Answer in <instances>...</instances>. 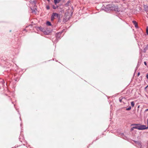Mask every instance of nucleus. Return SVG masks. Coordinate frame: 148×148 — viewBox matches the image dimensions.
<instances>
[{
    "label": "nucleus",
    "mask_w": 148,
    "mask_h": 148,
    "mask_svg": "<svg viewBox=\"0 0 148 148\" xmlns=\"http://www.w3.org/2000/svg\"><path fill=\"white\" fill-rule=\"evenodd\" d=\"M56 14H56H53L51 16V21H53V20L54 19V18H55V17L54 16V14Z\"/></svg>",
    "instance_id": "39448f33"
},
{
    "label": "nucleus",
    "mask_w": 148,
    "mask_h": 148,
    "mask_svg": "<svg viewBox=\"0 0 148 148\" xmlns=\"http://www.w3.org/2000/svg\"><path fill=\"white\" fill-rule=\"evenodd\" d=\"M139 126H136L135 127H133V128L136 129L138 130H139Z\"/></svg>",
    "instance_id": "1a4fd4ad"
},
{
    "label": "nucleus",
    "mask_w": 148,
    "mask_h": 148,
    "mask_svg": "<svg viewBox=\"0 0 148 148\" xmlns=\"http://www.w3.org/2000/svg\"><path fill=\"white\" fill-rule=\"evenodd\" d=\"M140 75V73H138V76Z\"/></svg>",
    "instance_id": "4be33fe9"
},
{
    "label": "nucleus",
    "mask_w": 148,
    "mask_h": 148,
    "mask_svg": "<svg viewBox=\"0 0 148 148\" xmlns=\"http://www.w3.org/2000/svg\"><path fill=\"white\" fill-rule=\"evenodd\" d=\"M70 1H68L65 4V5L66 6H67L70 5Z\"/></svg>",
    "instance_id": "423d86ee"
},
{
    "label": "nucleus",
    "mask_w": 148,
    "mask_h": 148,
    "mask_svg": "<svg viewBox=\"0 0 148 148\" xmlns=\"http://www.w3.org/2000/svg\"><path fill=\"white\" fill-rule=\"evenodd\" d=\"M131 105L132 107H134V103L133 101H132L131 103Z\"/></svg>",
    "instance_id": "6e6552de"
},
{
    "label": "nucleus",
    "mask_w": 148,
    "mask_h": 148,
    "mask_svg": "<svg viewBox=\"0 0 148 148\" xmlns=\"http://www.w3.org/2000/svg\"><path fill=\"white\" fill-rule=\"evenodd\" d=\"M144 8L145 9V10L147 12H148V6L147 5H145L144 6Z\"/></svg>",
    "instance_id": "20e7f679"
},
{
    "label": "nucleus",
    "mask_w": 148,
    "mask_h": 148,
    "mask_svg": "<svg viewBox=\"0 0 148 148\" xmlns=\"http://www.w3.org/2000/svg\"><path fill=\"white\" fill-rule=\"evenodd\" d=\"M48 1H49L50 0H47Z\"/></svg>",
    "instance_id": "a878e982"
},
{
    "label": "nucleus",
    "mask_w": 148,
    "mask_h": 148,
    "mask_svg": "<svg viewBox=\"0 0 148 148\" xmlns=\"http://www.w3.org/2000/svg\"><path fill=\"white\" fill-rule=\"evenodd\" d=\"M108 8H109L110 10L115 11H118V7L113 5H109L108 6Z\"/></svg>",
    "instance_id": "f257e3e1"
},
{
    "label": "nucleus",
    "mask_w": 148,
    "mask_h": 148,
    "mask_svg": "<svg viewBox=\"0 0 148 148\" xmlns=\"http://www.w3.org/2000/svg\"><path fill=\"white\" fill-rule=\"evenodd\" d=\"M147 127H146V125H141L139 126V130H143L145 129H147L148 128V119H147Z\"/></svg>",
    "instance_id": "f03ea898"
},
{
    "label": "nucleus",
    "mask_w": 148,
    "mask_h": 148,
    "mask_svg": "<svg viewBox=\"0 0 148 148\" xmlns=\"http://www.w3.org/2000/svg\"><path fill=\"white\" fill-rule=\"evenodd\" d=\"M54 2L55 4H56L59 2L58 0H54Z\"/></svg>",
    "instance_id": "9b49d317"
},
{
    "label": "nucleus",
    "mask_w": 148,
    "mask_h": 148,
    "mask_svg": "<svg viewBox=\"0 0 148 148\" xmlns=\"http://www.w3.org/2000/svg\"><path fill=\"white\" fill-rule=\"evenodd\" d=\"M46 8L47 10H49L50 9V7L49 5H47Z\"/></svg>",
    "instance_id": "f3484780"
},
{
    "label": "nucleus",
    "mask_w": 148,
    "mask_h": 148,
    "mask_svg": "<svg viewBox=\"0 0 148 148\" xmlns=\"http://www.w3.org/2000/svg\"><path fill=\"white\" fill-rule=\"evenodd\" d=\"M53 14H57V15H56V14H54V16L55 17H58V14H57L56 13H53Z\"/></svg>",
    "instance_id": "f8f14e48"
},
{
    "label": "nucleus",
    "mask_w": 148,
    "mask_h": 148,
    "mask_svg": "<svg viewBox=\"0 0 148 148\" xmlns=\"http://www.w3.org/2000/svg\"><path fill=\"white\" fill-rule=\"evenodd\" d=\"M131 109V106H130L128 108L126 109V110H130Z\"/></svg>",
    "instance_id": "ddd939ff"
},
{
    "label": "nucleus",
    "mask_w": 148,
    "mask_h": 148,
    "mask_svg": "<svg viewBox=\"0 0 148 148\" xmlns=\"http://www.w3.org/2000/svg\"><path fill=\"white\" fill-rule=\"evenodd\" d=\"M134 128H133V127L132 128H131V130H133V129Z\"/></svg>",
    "instance_id": "5701e85b"
},
{
    "label": "nucleus",
    "mask_w": 148,
    "mask_h": 148,
    "mask_svg": "<svg viewBox=\"0 0 148 148\" xmlns=\"http://www.w3.org/2000/svg\"><path fill=\"white\" fill-rule=\"evenodd\" d=\"M146 32L147 34V35H148V27H147Z\"/></svg>",
    "instance_id": "dca6fc26"
},
{
    "label": "nucleus",
    "mask_w": 148,
    "mask_h": 148,
    "mask_svg": "<svg viewBox=\"0 0 148 148\" xmlns=\"http://www.w3.org/2000/svg\"><path fill=\"white\" fill-rule=\"evenodd\" d=\"M138 145V146L140 147H141V143L140 142H137V143H136Z\"/></svg>",
    "instance_id": "9d476101"
},
{
    "label": "nucleus",
    "mask_w": 148,
    "mask_h": 148,
    "mask_svg": "<svg viewBox=\"0 0 148 148\" xmlns=\"http://www.w3.org/2000/svg\"><path fill=\"white\" fill-rule=\"evenodd\" d=\"M144 64H145V65H147V63H146V62H144Z\"/></svg>",
    "instance_id": "412c9836"
},
{
    "label": "nucleus",
    "mask_w": 148,
    "mask_h": 148,
    "mask_svg": "<svg viewBox=\"0 0 148 148\" xmlns=\"http://www.w3.org/2000/svg\"><path fill=\"white\" fill-rule=\"evenodd\" d=\"M146 111H148V109H147L146 110Z\"/></svg>",
    "instance_id": "393cba45"
},
{
    "label": "nucleus",
    "mask_w": 148,
    "mask_h": 148,
    "mask_svg": "<svg viewBox=\"0 0 148 148\" xmlns=\"http://www.w3.org/2000/svg\"><path fill=\"white\" fill-rule=\"evenodd\" d=\"M146 77L147 78V79H148V74H147L146 75Z\"/></svg>",
    "instance_id": "aec40b11"
},
{
    "label": "nucleus",
    "mask_w": 148,
    "mask_h": 148,
    "mask_svg": "<svg viewBox=\"0 0 148 148\" xmlns=\"http://www.w3.org/2000/svg\"><path fill=\"white\" fill-rule=\"evenodd\" d=\"M123 98L121 99V98H119V101L120 102H122V99Z\"/></svg>",
    "instance_id": "6ab92c4d"
},
{
    "label": "nucleus",
    "mask_w": 148,
    "mask_h": 148,
    "mask_svg": "<svg viewBox=\"0 0 148 148\" xmlns=\"http://www.w3.org/2000/svg\"><path fill=\"white\" fill-rule=\"evenodd\" d=\"M132 22L133 23V24H134V25H135V24H136L137 23L136 22V21H132Z\"/></svg>",
    "instance_id": "4468645a"
},
{
    "label": "nucleus",
    "mask_w": 148,
    "mask_h": 148,
    "mask_svg": "<svg viewBox=\"0 0 148 148\" xmlns=\"http://www.w3.org/2000/svg\"><path fill=\"white\" fill-rule=\"evenodd\" d=\"M32 12H33V13H34V11H32Z\"/></svg>",
    "instance_id": "bb28decb"
},
{
    "label": "nucleus",
    "mask_w": 148,
    "mask_h": 148,
    "mask_svg": "<svg viewBox=\"0 0 148 148\" xmlns=\"http://www.w3.org/2000/svg\"><path fill=\"white\" fill-rule=\"evenodd\" d=\"M53 8V9H56L57 8H58V7L57 6H55L54 5H53V7H52Z\"/></svg>",
    "instance_id": "2eb2a0df"
},
{
    "label": "nucleus",
    "mask_w": 148,
    "mask_h": 148,
    "mask_svg": "<svg viewBox=\"0 0 148 148\" xmlns=\"http://www.w3.org/2000/svg\"><path fill=\"white\" fill-rule=\"evenodd\" d=\"M135 27L136 28H137L138 27V25L137 23L135 25Z\"/></svg>",
    "instance_id": "a211bd4d"
},
{
    "label": "nucleus",
    "mask_w": 148,
    "mask_h": 148,
    "mask_svg": "<svg viewBox=\"0 0 148 148\" xmlns=\"http://www.w3.org/2000/svg\"><path fill=\"white\" fill-rule=\"evenodd\" d=\"M46 24L47 25L50 26L51 25V23L49 21H47L46 23Z\"/></svg>",
    "instance_id": "0eeeda50"
},
{
    "label": "nucleus",
    "mask_w": 148,
    "mask_h": 148,
    "mask_svg": "<svg viewBox=\"0 0 148 148\" xmlns=\"http://www.w3.org/2000/svg\"><path fill=\"white\" fill-rule=\"evenodd\" d=\"M119 2V1H116V2Z\"/></svg>",
    "instance_id": "b1692460"
},
{
    "label": "nucleus",
    "mask_w": 148,
    "mask_h": 148,
    "mask_svg": "<svg viewBox=\"0 0 148 148\" xmlns=\"http://www.w3.org/2000/svg\"><path fill=\"white\" fill-rule=\"evenodd\" d=\"M61 32H59L56 34V36L57 38H60L61 37Z\"/></svg>",
    "instance_id": "7ed1b4c3"
}]
</instances>
